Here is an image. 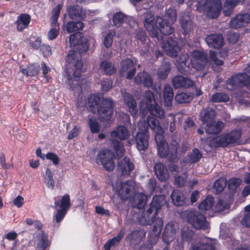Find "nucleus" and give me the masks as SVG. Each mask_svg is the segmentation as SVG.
Instances as JSON below:
<instances>
[{"mask_svg":"<svg viewBox=\"0 0 250 250\" xmlns=\"http://www.w3.org/2000/svg\"><path fill=\"white\" fill-rule=\"evenodd\" d=\"M214 204L213 197L208 196L203 200L199 205V209L201 211H204L210 209Z\"/></svg>","mask_w":250,"mask_h":250,"instance_id":"79ce46f5","label":"nucleus"},{"mask_svg":"<svg viewBox=\"0 0 250 250\" xmlns=\"http://www.w3.org/2000/svg\"><path fill=\"white\" fill-rule=\"evenodd\" d=\"M143 18L144 25L146 30L152 37H156L157 31L156 20H155L154 14L149 11H147L144 14Z\"/></svg>","mask_w":250,"mask_h":250,"instance_id":"ddd939ff","label":"nucleus"},{"mask_svg":"<svg viewBox=\"0 0 250 250\" xmlns=\"http://www.w3.org/2000/svg\"><path fill=\"white\" fill-rule=\"evenodd\" d=\"M86 105L90 111L98 114L102 122L110 120L114 106L111 99L100 98L98 95L91 94L87 99Z\"/></svg>","mask_w":250,"mask_h":250,"instance_id":"7ed1b4c3","label":"nucleus"},{"mask_svg":"<svg viewBox=\"0 0 250 250\" xmlns=\"http://www.w3.org/2000/svg\"><path fill=\"white\" fill-rule=\"evenodd\" d=\"M39 69V65L35 64H30L27 68H24L22 66H20V71L27 77H33L36 75Z\"/></svg>","mask_w":250,"mask_h":250,"instance_id":"f704fd0d","label":"nucleus"},{"mask_svg":"<svg viewBox=\"0 0 250 250\" xmlns=\"http://www.w3.org/2000/svg\"><path fill=\"white\" fill-rule=\"evenodd\" d=\"M247 213L243 216L241 220V224L246 227H250V205L245 207Z\"/></svg>","mask_w":250,"mask_h":250,"instance_id":"603ef678","label":"nucleus"},{"mask_svg":"<svg viewBox=\"0 0 250 250\" xmlns=\"http://www.w3.org/2000/svg\"><path fill=\"white\" fill-rule=\"evenodd\" d=\"M166 18L168 19L167 21H169L171 23H174L177 19L176 10L173 8L168 9L166 12Z\"/></svg>","mask_w":250,"mask_h":250,"instance_id":"6e6d98bb","label":"nucleus"},{"mask_svg":"<svg viewBox=\"0 0 250 250\" xmlns=\"http://www.w3.org/2000/svg\"><path fill=\"white\" fill-rule=\"evenodd\" d=\"M83 27V23L81 21H70L66 24V30L69 33L81 30Z\"/></svg>","mask_w":250,"mask_h":250,"instance_id":"ea45409f","label":"nucleus"},{"mask_svg":"<svg viewBox=\"0 0 250 250\" xmlns=\"http://www.w3.org/2000/svg\"><path fill=\"white\" fill-rule=\"evenodd\" d=\"M154 222L152 230L150 232L148 236V241L151 245L156 243L163 226V222L161 218H156Z\"/></svg>","mask_w":250,"mask_h":250,"instance_id":"f3484780","label":"nucleus"},{"mask_svg":"<svg viewBox=\"0 0 250 250\" xmlns=\"http://www.w3.org/2000/svg\"><path fill=\"white\" fill-rule=\"evenodd\" d=\"M115 35L116 32L112 30L108 33L105 36L104 40V44L106 48H109L111 46L113 42V39Z\"/></svg>","mask_w":250,"mask_h":250,"instance_id":"3c124183","label":"nucleus"},{"mask_svg":"<svg viewBox=\"0 0 250 250\" xmlns=\"http://www.w3.org/2000/svg\"><path fill=\"white\" fill-rule=\"evenodd\" d=\"M164 99L165 103L167 106H171L173 99V89L169 85H166L164 89Z\"/></svg>","mask_w":250,"mask_h":250,"instance_id":"72a5a7b5","label":"nucleus"},{"mask_svg":"<svg viewBox=\"0 0 250 250\" xmlns=\"http://www.w3.org/2000/svg\"><path fill=\"white\" fill-rule=\"evenodd\" d=\"M68 16L72 20L83 19L85 17V14L82 7L76 5L69 6L67 9Z\"/></svg>","mask_w":250,"mask_h":250,"instance_id":"cd10ccee","label":"nucleus"},{"mask_svg":"<svg viewBox=\"0 0 250 250\" xmlns=\"http://www.w3.org/2000/svg\"><path fill=\"white\" fill-rule=\"evenodd\" d=\"M250 22V14L248 13L238 14L232 18L229 21V26L238 29L246 26Z\"/></svg>","mask_w":250,"mask_h":250,"instance_id":"4468645a","label":"nucleus"},{"mask_svg":"<svg viewBox=\"0 0 250 250\" xmlns=\"http://www.w3.org/2000/svg\"><path fill=\"white\" fill-rule=\"evenodd\" d=\"M89 125L90 131L93 133H98L100 131L99 125L96 119H89Z\"/></svg>","mask_w":250,"mask_h":250,"instance_id":"5fc2aeb1","label":"nucleus"},{"mask_svg":"<svg viewBox=\"0 0 250 250\" xmlns=\"http://www.w3.org/2000/svg\"><path fill=\"white\" fill-rule=\"evenodd\" d=\"M170 70V65L168 62H165L158 71V76L161 79H165Z\"/></svg>","mask_w":250,"mask_h":250,"instance_id":"37998d69","label":"nucleus"},{"mask_svg":"<svg viewBox=\"0 0 250 250\" xmlns=\"http://www.w3.org/2000/svg\"><path fill=\"white\" fill-rule=\"evenodd\" d=\"M51 26L52 28L48 32L47 37L49 40H53L56 38L59 35V28H57V27H58L59 25L57 23V25Z\"/></svg>","mask_w":250,"mask_h":250,"instance_id":"13d9d810","label":"nucleus"},{"mask_svg":"<svg viewBox=\"0 0 250 250\" xmlns=\"http://www.w3.org/2000/svg\"><path fill=\"white\" fill-rule=\"evenodd\" d=\"M241 179L239 178H232L229 181V188L231 190H235L242 183Z\"/></svg>","mask_w":250,"mask_h":250,"instance_id":"4d7b16f0","label":"nucleus"},{"mask_svg":"<svg viewBox=\"0 0 250 250\" xmlns=\"http://www.w3.org/2000/svg\"><path fill=\"white\" fill-rule=\"evenodd\" d=\"M148 125L156 133L155 140L157 144L158 152L161 157H167L170 161L177 159V150L179 144L175 140L168 146L164 139L163 129L157 120L152 117H148Z\"/></svg>","mask_w":250,"mask_h":250,"instance_id":"f03ea898","label":"nucleus"},{"mask_svg":"<svg viewBox=\"0 0 250 250\" xmlns=\"http://www.w3.org/2000/svg\"><path fill=\"white\" fill-rule=\"evenodd\" d=\"M119 194L123 200L133 196L135 193V183L132 180H128L122 183L118 190Z\"/></svg>","mask_w":250,"mask_h":250,"instance_id":"dca6fc26","label":"nucleus"},{"mask_svg":"<svg viewBox=\"0 0 250 250\" xmlns=\"http://www.w3.org/2000/svg\"><path fill=\"white\" fill-rule=\"evenodd\" d=\"M240 34L236 32H230L228 35V40L229 43L232 44L236 43L240 39Z\"/></svg>","mask_w":250,"mask_h":250,"instance_id":"bf43d9fd","label":"nucleus"},{"mask_svg":"<svg viewBox=\"0 0 250 250\" xmlns=\"http://www.w3.org/2000/svg\"><path fill=\"white\" fill-rule=\"evenodd\" d=\"M146 233L143 230H136L129 233L126 237L130 242L134 245H139L142 241V239L145 237Z\"/></svg>","mask_w":250,"mask_h":250,"instance_id":"c756f323","label":"nucleus"},{"mask_svg":"<svg viewBox=\"0 0 250 250\" xmlns=\"http://www.w3.org/2000/svg\"><path fill=\"white\" fill-rule=\"evenodd\" d=\"M209 146L212 148H217L219 147V137L217 135L215 137H209Z\"/></svg>","mask_w":250,"mask_h":250,"instance_id":"338daca9","label":"nucleus"},{"mask_svg":"<svg viewBox=\"0 0 250 250\" xmlns=\"http://www.w3.org/2000/svg\"><path fill=\"white\" fill-rule=\"evenodd\" d=\"M229 1H226L223 8V12L224 15L225 16H230L232 13L233 9L235 7L233 4H230L229 2Z\"/></svg>","mask_w":250,"mask_h":250,"instance_id":"864d4df0","label":"nucleus"},{"mask_svg":"<svg viewBox=\"0 0 250 250\" xmlns=\"http://www.w3.org/2000/svg\"><path fill=\"white\" fill-rule=\"evenodd\" d=\"M191 250H214V247L210 243H208L203 240L193 244Z\"/></svg>","mask_w":250,"mask_h":250,"instance_id":"58836bf2","label":"nucleus"},{"mask_svg":"<svg viewBox=\"0 0 250 250\" xmlns=\"http://www.w3.org/2000/svg\"><path fill=\"white\" fill-rule=\"evenodd\" d=\"M162 47L167 55L172 57H177L178 52L180 50L177 42L171 39H169L167 42H164Z\"/></svg>","mask_w":250,"mask_h":250,"instance_id":"a211bd4d","label":"nucleus"},{"mask_svg":"<svg viewBox=\"0 0 250 250\" xmlns=\"http://www.w3.org/2000/svg\"><path fill=\"white\" fill-rule=\"evenodd\" d=\"M154 170L158 178L161 181L164 182L168 179L169 177L168 170L164 164H157L154 166Z\"/></svg>","mask_w":250,"mask_h":250,"instance_id":"2f4dec72","label":"nucleus"},{"mask_svg":"<svg viewBox=\"0 0 250 250\" xmlns=\"http://www.w3.org/2000/svg\"><path fill=\"white\" fill-rule=\"evenodd\" d=\"M192 99L191 95L184 92L177 93L175 97L176 102L179 104L189 103Z\"/></svg>","mask_w":250,"mask_h":250,"instance_id":"c03bdc74","label":"nucleus"},{"mask_svg":"<svg viewBox=\"0 0 250 250\" xmlns=\"http://www.w3.org/2000/svg\"><path fill=\"white\" fill-rule=\"evenodd\" d=\"M100 68L108 75H112L116 71V69L114 65L107 61H104L101 63Z\"/></svg>","mask_w":250,"mask_h":250,"instance_id":"a19ab883","label":"nucleus"},{"mask_svg":"<svg viewBox=\"0 0 250 250\" xmlns=\"http://www.w3.org/2000/svg\"><path fill=\"white\" fill-rule=\"evenodd\" d=\"M217 112L210 107L203 109L199 115V119L205 125L208 134L215 135L219 132V122L215 121Z\"/></svg>","mask_w":250,"mask_h":250,"instance_id":"423d86ee","label":"nucleus"},{"mask_svg":"<svg viewBox=\"0 0 250 250\" xmlns=\"http://www.w3.org/2000/svg\"><path fill=\"white\" fill-rule=\"evenodd\" d=\"M196 9L200 13L206 12L207 15L211 18H216L219 16L218 0H209L205 3L197 0Z\"/></svg>","mask_w":250,"mask_h":250,"instance_id":"6e6552de","label":"nucleus"},{"mask_svg":"<svg viewBox=\"0 0 250 250\" xmlns=\"http://www.w3.org/2000/svg\"><path fill=\"white\" fill-rule=\"evenodd\" d=\"M33 242L35 250H45L50 244L47 234L43 231L37 235Z\"/></svg>","mask_w":250,"mask_h":250,"instance_id":"aec40b11","label":"nucleus"},{"mask_svg":"<svg viewBox=\"0 0 250 250\" xmlns=\"http://www.w3.org/2000/svg\"><path fill=\"white\" fill-rule=\"evenodd\" d=\"M113 153L107 149L100 150L96 157L97 164L102 165L103 167L108 171H112L115 167Z\"/></svg>","mask_w":250,"mask_h":250,"instance_id":"0eeeda50","label":"nucleus"},{"mask_svg":"<svg viewBox=\"0 0 250 250\" xmlns=\"http://www.w3.org/2000/svg\"><path fill=\"white\" fill-rule=\"evenodd\" d=\"M187 182V177L186 176H178L175 178V184L178 187L181 188L184 187Z\"/></svg>","mask_w":250,"mask_h":250,"instance_id":"052dcab7","label":"nucleus"},{"mask_svg":"<svg viewBox=\"0 0 250 250\" xmlns=\"http://www.w3.org/2000/svg\"><path fill=\"white\" fill-rule=\"evenodd\" d=\"M134 81L136 83L142 84L146 87H150L153 84L152 79L147 73L145 71L138 73L135 77Z\"/></svg>","mask_w":250,"mask_h":250,"instance_id":"a878e982","label":"nucleus"},{"mask_svg":"<svg viewBox=\"0 0 250 250\" xmlns=\"http://www.w3.org/2000/svg\"><path fill=\"white\" fill-rule=\"evenodd\" d=\"M69 42L72 49L69 51L67 57L66 62L68 64V69L65 77L69 81L71 80V75L75 79L79 78L83 70V63L81 61V54L86 52L88 45L83 38L82 34L77 32L69 37Z\"/></svg>","mask_w":250,"mask_h":250,"instance_id":"f257e3e1","label":"nucleus"},{"mask_svg":"<svg viewBox=\"0 0 250 250\" xmlns=\"http://www.w3.org/2000/svg\"><path fill=\"white\" fill-rule=\"evenodd\" d=\"M46 158L47 159L52 161L55 165H57L59 164V158L55 153H48L46 155Z\"/></svg>","mask_w":250,"mask_h":250,"instance_id":"0e129e2a","label":"nucleus"},{"mask_svg":"<svg viewBox=\"0 0 250 250\" xmlns=\"http://www.w3.org/2000/svg\"><path fill=\"white\" fill-rule=\"evenodd\" d=\"M148 132L147 129L139 131L136 135V146L139 150H146L148 146Z\"/></svg>","mask_w":250,"mask_h":250,"instance_id":"6ab92c4d","label":"nucleus"},{"mask_svg":"<svg viewBox=\"0 0 250 250\" xmlns=\"http://www.w3.org/2000/svg\"><path fill=\"white\" fill-rule=\"evenodd\" d=\"M192 66L197 70H202L207 63V56L204 52L195 50L191 53Z\"/></svg>","mask_w":250,"mask_h":250,"instance_id":"f8f14e48","label":"nucleus"},{"mask_svg":"<svg viewBox=\"0 0 250 250\" xmlns=\"http://www.w3.org/2000/svg\"><path fill=\"white\" fill-rule=\"evenodd\" d=\"M157 28L164 35H167L174 31V28L168 21L164 20L162 18L158 17L156 18Z\"/></svg>","mask_w":250,"mask_h":250,"instance_id":"393cba45","label":"nucleus"},{"mask_svg":"<svg viewBox=\"0 0 250 250\" xmlns=\"http://www.w3.org/2000/svg\"><path fill=\"white\" fill-rule=\"evenodd\" d=\"M120 71L122 75L126 73L127 79H132L136 72V68L132 61L130 59L123 60L121 62V68Z\"/></svg>","mask_w":250,"mask_h":250,"instance_id":"412c9836","label":"nucleus"},{"mask_svg":"<svg viewBox=\"0 0 250 250\" xmlns=\"http://www.w3.org/2000/svg\"><path fill=\"white\" fill-rule=\"evenodd\" d=\"M122 95L125 104L128 107L129 112L133 115L137 113V104L132 96L125 91H122Z\"/></svg>","mask_w":250,"mask_h":250,"instance_id":"b1692460","label":"nucleus"},{"mask_svg":"<svg viewBox=\"0 0 250 250\" xmlns=\"http://www.w3.org/2000/svg\"><path fill=\"white\" fill-rule=\"evenodd\" d=\"M70 204V196L68 194H65L62 197L61 202L55 201V208L57 209L58 207L61 208V209H58L54 216V220L55 222L59 223L63 219Z\"/></svg>","mask_w":250,"mask_h":250,"instance_id":"9d476101","label":"nucleus"},{"mask_svg":"<svg viewBox=\"0 0 250 250\" xmlns=\"http://www.w3.org/2000/svg\"><path fill=\"white\" fill-rule=\"evenodd\" d=\"M40 50L44 56H49L51 54V48L48 45L42 44Z\"/></svg>","mask_w":250,"mask_h":250,"instance_id":"774afa93","label":"nucleus"},{"mask_svg":"<svg viewBox=\"0 0 250 250\" xmlns=\"http://www.w3.org/2000/svg\"><path fill=\"white\" fill-rule=\"evenodd\" d=\"M164 196L154 197L152 203L147 209L143 211L141 216L139 218V221L142 225H150L155 221V216L158 210L166 203Z\"/></svg>","mask_w":250,"mask_h":250,"instance_id":"39448f33","label":"nucleus"},{"mask_svg":"<svg viewBox=\"0 0 250 250\" xmlns=\"http://www.w3.org/2000/svg\"><path fill=\"white\" fill-rule=\"evenodd\" d=\"M244 71V73L234 75L229 79L227 81V85L233 87L240 85L250 88V64L247 66Z\"/></svg>","mask_w":250,"mask_h":250,"instance_id":"1a4fd4ad","label":"nucleus"},{"mask_svg":"<svg viewBox=\"0 0 250 250\" xmlns=\"http://www.w3.org/2000/svg\"><path fill=\"white\" fill-rule=\"evenodd\" d=\"M241 136V132L240 130H233L229 134L222 135L220 138V146L225 147L229 144L235 143L239 140Z\"/></svg>","mask_w":250,"mask_h":250,"instance_id":"4be33fe9","label":"nucleus"},{"mask_svg":"<svg viewBox=\"0 0 250 250\" xmlns=\"http://www.w3.org/2000/svg\"><path fill=\"white\" fill-rule=\"evenodd\" d=\"M110 140L112 143L114 149L117 156L119 157L123 156L125 151L123 143L120 141L112 139H111Z\"/></svg>","mask_w":250,"mask_h":250,"instance_id":"4c0bfd02","label":"nucleus"},{"mask_svg":"<svg viewBox=\"0 0 250 250\" xmlns=\"http://www.w3.org/2000/svg\"><path fill=\"white\" fill-rule=\"evenodd\" d=\"M188 222L196 229H206L207 225L205 217L197 211H190L187 215Z\"/></svg>","mask_w":250,"mask_h":250,"instance_id":"9b49d317","label":"nucleus"},{"mask_svg":"<svg viewBox=\"0 0 250 250\" xmlns=\"http://www.w3.org/2000/svg\"><path fill=\"white\" fill-rule=\"evenodd\" d=\"M129 131L124 125H119L116 128L110 132L111 137H115L121 140H125L129 136Z\"/></svg>","mask_w":250,"mask_h":250,"instance_id":"7c9ffc66","label":"nucleus"},{"mask_svg":"<svg viewBox=\"0 0 250 250\" xmlns=\"http://www.w3.org/2000/svg\"><path fill=\"white\" fill-rule=\"evenodd\" d=\"M172 83L175 88H188L193 85V82L192 80L181 75H178L174 77L172 79Z\"/></svg>","mask_w":250,"mask_h":250,"instance_id":"bb28decb","label":"nucleus"},{"mask_svg":"<svg viewBox=\"0 0 250 250\" xmlns=\"http://www.w3.org/2000/svg\"><path fill=\"white\" fill-rule=\"evenodd\" d=\"M125 230L124 229H122L118 235L112 239L108 240L104 245L105 250H110L111 246L119 243L124 236Z\"/></svg>","mask_w":250,"mask_h":250,"instance_id":"e433bc0d","label":"nucleus"},{"mask_svg":"<svg viewBox=\"0 0 250 250\" xmlns=\"http://www.w3.org/2000/svg\"><path fill=\"white\" fill-rule=\"evenodd\" d=\"M180 22L183 33L185 35H188L192 29L191 21L189 17L187 15L185 17L182 16L180 19Z\"/></svg>","mask_w":250,"mask_h":250,"instance_id":"c9c22d12","label":"nucleus"},{"mask_svg":"<svg viewBox=\"0 0 250 250\" xmlns=\"http://www.w3.org/2000/svg\"><path fill=\"white\" fill-rule=\"evenodd\" d=\"M206 41L209 47L214 48H219V36L216 34H212L206 38Z\"/></svg>","mask_w":250,"mask_h":250,"instance_id":"a18cd8bd","label":"nucleus"},{"mask_svg":"<svg viewBox=\"0 0 250 250\" xmlns=\"http://www.w3.org/2000/svg\"><path fill=\"white\" fill-rule=\"evenodd\" d=\"M81 131V127L79 125H75L74 128L70 131L67 138L69 140H71L75 137L78 136Z\"/></svg>","mask_w":250,"mask_h":250,"instance_id":"680f3d73","label":"nucleus"},{"mask_svg":"<svg viewBox=\"0 0 250 250\" xmlns=\"http://www.w3.org/2000/svg\"><path fill=\"white\" fill-rule=\"evenodd\" d=\"M101 85L103 90L106 91L112 87V82L109 79H104L101 82Z\"/></svg>","mask_w":250,"mask_h":250,"instance_id":"e2e57ef3","label":"nucleus"},{"mask_svg":"<svg viewBox=\"0 0 250 250\" xmlns=\"http://www.w3.org/2000/svg\"><path fill=\"white\" fill-rule=\"evenodd\" d=\"M202 157V154L198 149H194L191 154L188 156V162L194 163L198 162Z\"/></svg>","mask_w":250,"mask_h":250,"instance_id":"09e8293b","label":"nucleus"},{"mask_svg":"<svg viewBox=\"0 0 250 250\" xmlns=\"http://www.w3.org/2000/svg\"><path fill=\"white\" fill-rule=\"evenodd\" d=\"M171 198L177 206H184L186 204V197L179 190H174L171 194Z\"/></svg>","mask_w":250,"mask_h":250,"instance_id":"473e14b6","label":"nucleus"},{"mask_svg":"<svg viewBox=\"0 0 250 250\" xmlns=\"http://www.w3.org/2000/svg\"><path fill=\"white\" fill-rule=\"evenodd\" d=\"M188 59V55L185 53L181 55L179 58V61H178V64H176L178 69L182 73H184L186 72L185 69L183 68L184 66L186 65V62Z\"/></svg>","mask_w":250,"mask_h":250,"instance_id":"de8ad7c7","label":"nucleus"},{"mask_svg":"<svg viewBox=\"0 0 250 250\" xmlns=\"http://www.w3.org/2000/svg\"><path fill=\"white\" fill-rule=\"evenodd\" d=\"M31 21V17L29 15L25 13L21 14L17 17L16 21L17 29L18 31L21 32L24 29L28 27Z\"/></svg>","mask_w":250,"mask_h":250,"instance_id":"c85d7f7f","label":"nucleus"},{"mask_svg":"<svg viewBox=\"0 0 250 250\" xmlns=\"http://www.w3.org/2000/svg\"><path fill=\"white\" fill-rule=\"evenodd\" d=\"M126 18V17L122 13L117 12L113 17V21L116 26L119 27L125 21Z\"/></svg>","mask_w":250,"mask_h":250,"instance_id":"8fccbe9b","label":"nucleus"},{"mask_svg":"<svg viewBox=\"0 0 250 250\" xmlns=\"http://www.w3.org/2000/svg\"><path fill=\"white\" fill-rule=\"evenodd\" d=\"M179 226L177 223L170 222L167 223L163 233V240L167 245L172 242L175 237L176 230Z\"/></svg>","mask_w":250,"mask_h":250,"instance_id":"2eb2a0df","label":"nucleus"},{"mask_svg":"<svg viewBox=\"0 0 250 250\" xmlns=\"http://www.w3.org/2000/svg\"><path fill=\"white\" fill-rule=\"evenodd\" d=\"M118 168L123 175H129L134 169V165L129 158L125 157L118 163Z\"/></svg>","mask_w":250,"mask_h":250,"instance_id":"5701e85b","label":"nucleus"},{"mask_svg":"<svg viewBox=\"0 0 250 250\" xmlns=\"http://www.w3.org/2000/svg\"><path fill=\"white\" fill-rule=\"evenodd\" d=\"M135 35L136 38L138 40H140L142 43H144L146 41V37L143 31L140 29L137 30L136 31Z\"/></svg>","mask_w":250,"mask_h":250,"instance_id":"69168bd1","label":"nucleus"},{"mask_svg":"<svg viewBox=\"0 0 250 250\" xmlns=\"http://www.w3.org/2000/svg\"><path fill=\"white\" fill-rule=\"evenodd\" d=\"M148 111L159 118L162 119L164 117L163 110L157 104L153 94L150 90L146 91L144 99L141 102L140 114L144 117Z\"/></svg>","mask_w":250,"mask_h":250,"instance_id":"20e7f679","label":"nucleus"},{"mask_svg":"<svg viewBox=\"0 0 250 250\" xmlns=\"http://www.w3.org/2000/svg\"><path fill=\"white\" fill-rule=\"evenodd\" d=\"M62 4H58L55 7L52 11V16L51 18V26H55L57 25L58 19L59 18L60 11L62 8Z\"/></svg>","mask_w":250,"mask_h":250,"instance_id":"49530a36","label":"nucleus"}]
</instances>
